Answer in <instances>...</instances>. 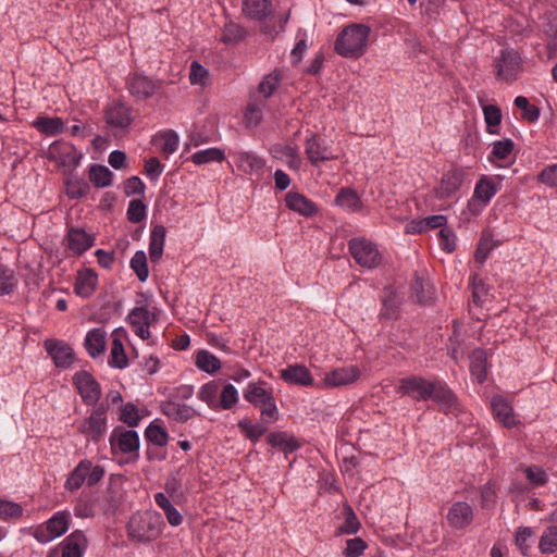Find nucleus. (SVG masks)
<instances>
[{
  "label": "nucleus",
  "mask_w": 557,
  "mask_h": 557,
  "mask_svg": "<svg viewBox=\"0 0 557 557\" xmlns=\"http://www.w3.org/2000/svg\"><path fill=\"white\" fill-rule=\"evenodd\" d=\"M113 453L120 450L128 454L139 449V435L135 430H127L124 426H115L109 438Z\"/></svg>",
  "instance_id": "nucleus-10"
},
{
  "label": "nucleus",
  "mask_w": 557,
  "mask_h": 557,
  "mask_svg": "<svg viewBox=\"0 0 557 557\" xmlns=\"http://www.w3.org/2000/svg\"><path fill=\"white\" fill-rule=\"evenodd\" d=\"M195 364L199 370L209 374L218 372L222 367L220 359L206 349L196 354Z\"/></svg>",
  "instance_id": "nucleus-35"
},
{
  "label": "nucleus",
  "mask_w": 557,
  "mask_h": 557,
  "mask_svg": "<svg viewBox=\"0 0 557 557\" xmlns=\"http://www.w3.org/2000/svg\"><path fill=\"white\" fill-rule=\"evenodd\" d=\"M267 441L271 446L280 448L285 454L293 453L299 447L297 441L284 432L270 433Z\"/></svg>",
  "instance_id": "nucleus-41"
},
{
  "label": "nucleus",
  "mask_w": 557,
  "mask_h": 557,
  "mask_svg": "<svg viewBox=\"0 0 557 557\" xmlns=\"http://www.w3.org/2000/svg\"><path fill=\"white\" fill-rule=\"evenodd\" d=\"M23 516V507L18 503L0 498V519H18Z\"/></svg>",
  "instance_id": "nucleus-50"
},
{
  "label": "nucleus",
  "mask_w": 557,
  "mask_h": 557,
  "mask_svg": "<svg viewBox=\"0 0 557 557\" xmlns=\"http://www.w3.org/2000/svg\"><path fill=\"white\" fill-rule=\"evenodd\" d=\"M33 126L46 136H55L63 132L64 122L61 117L38 116Z\"/></svg>",
  "instance_id": "nucleus-32"
},
{
  "label": "nucleus",
  "mask_w": 557,
  "mask_h": 557,
  "mask_svg": "<svg viewBox=\"0 0 557 557\" xmlns=\"http://www.w3.org/2000/svg\"><path fill=\"white\" fill-rule=\"evenodd\" d=\"M238 428L242 433L253 443L258 442L268 430L262 423H252L251 420L247 418L238 422Z\"/></svg>",
  "instance_id": "nucleus-45"
},
{
  "label": "nucleus",
  "mask_w": 557,
  "mask_h": 557,
  "mask_svg": "<svg viewBox=\"0 0 557 557\" xmlns=\"http://www.w3.org/2000/svg\"><path fill=\"white\" fill-rule=\"evenodd\" d=\"M145 436L148 443L162 447L168 443V432L158 423H150L145 430Z\"/></svg>",
  "instance_id": "nucleus-48"
},
{
  "label": "nucleus",
  "mask_w": 557,
  "mask_h": 557,
  "mask_svg": "<svg viewBox=\"0 0 557 557\" xmlns=\"http://www.w3.org/2000/svg\"><path fill=\"white\" fill-rule=\"evenodd\" d=\"M484 120L490 133H495L493 129L502 122V112L497 106L486 104L483 107Z\"/></svg>",
  "instance_id": "nucleus-53"
},
{
  "label": "nucleus",
  "mask_w": 557,
  "mask_h": 557,
  "mask_svg": "<svg viewBox=\"0 0 557 557\" xmlns=\"http://www.w3.org/2000/svg\"><path fill=\"white\" fill-rule=\"evenodd\" d=\"M106 121L114 127H125L131 123L128 108L123 103H114L106 111Z\"/></svg>",
  "instance_id": "nucleus-30"
},
{
  "label": "nucleus",
  "mask_w": 557,
  "mask_h": 557,
  "mask_svg": "<svg viewBox=\"0 0 557 557\" xmlns=\"http://www.w3.org/2000/svg\"><path fill=\"white\" fill-rule=\"evenodd\" d=\"M345 515H346L345 521L339 528L341 533H343V534L357 533L360 529V522L350 506L345 507Z\"/></svg>",
  "instance_id": "nucleus-55"
},
{
  "label": "nucleus",
  "mask_w": 557,
  "mask_h": 557,
  "mask_svg": "<svg viewBox=\"0 0 557 557\" xmlns=\"http://www.w3.org/2000/svg\"><path fill=\"white\" fill-rule=\"evenodd\" d=\"M244 37L245 29L240 25L230 21L224 24L221 30L220 39L225 45H235L239 42Z\"/></svg>",
  "instance_id": "nucleus-43"
},
{
  "label": "nucleus",
  "mask_w": 557,
  "mask_h": 557,
  "mask_svg": "<svg viewBox=\"0 0 557 557\" xmlns=\"http://www.w3.org/2000/svg\"><path fill=\"white\" fill-rule=\"evenodd\" d=\"M305 153L310 163L318 166L324 161L337 158L326 143L318 135L307 137L305 140Z\"/></svg>",
  "instance_id": "nucleus-11"
},
{
  "label": "nucleus",
  "mask_w": 557,
  "mask_h": 557,
  "mask_svg": "<svg viewBox=\"0 0 557 557\" xmlns=\"http://www.w3.org/2000/svg\"><path fill=\"white\" fill-rule=\"evenodd\" d=\"M73 384L85 405H97L101 397V386L89 372L84 370L76 372L73 376Z\"/></svg>",
  "instance_id": "nucleus-9"
},
{
  "label": "nucleus",
  "mask_w": 557,
  "mask_h": 557,
  "mask_svg": "<svg viewBox=\"0 0 557 557\" xmlns=\"http://www.w3.org/2000/svg\"><path fill=\"white\" fill-rule=\"evenodd\" d=\"M360 376V371L357 367H343L337 368L323 377V384L326 387H339L348 385L357 381Z\"/></svg>",
  "instance_id": "nucleus-14"
},
{
  "label": "nucleus",
  "mask_w": 557,
  "mask_h": 557,
  "mask_svg": "<svg viewBox=\"0 0 557 557\" xmlns=\"http://www.w3.org/2000/svg\"><path fill=\"white\" fill-rule=\"evenodd\" d=\"M470 372L479 382L483 383L487 375V355L482 349H476L470 355Z\"/></svg>",
  "instance_id": "nucleus-31"
},
{
  "label": "nucleus",
  "mask_w": 557,
  "mask_h": 557,
  "mask_svg": "<svg viewBox=\"0 0 557 557\" xmlns=\"http://www.w3.org/2000/svg\"><path fill=\"white\" fill-rule=\"evenodd\" d=\"M98 276L92 270H86L77 274L74 292L76 295L88 298L96 289Z\"/></svg>",
  "instance_id": "nucleus-27"
},
{
  "label": "nucleus",
  "mask_w": 557,
  "mask_h": 557,
  "mask_svg": "<svg viewBox=\"0 0 557 557\" xmlns=\"http://www.w3.org/2000/svg\"><path fill=\"white\" fill-rule=\"evenodd\" d=\"M348 248L355 261L362 268L373 269L381 263L382 257L376 245L367 238L350 239Z\"/></svg>",
  "instance_id": "nucleus-5"
},
{
  "label": "nucleus",
  "mask_w": 557,
  "mask_h": 557,
  "mask_svg": "<svg viewBox=\"0 0 557 557\" xmlns=\"http://www.w3.org/2000/svg\"><path fill=\"white\" fill-rule=\"evenodd\" d=\"M491 408L494 418L504 426L510 429L516 426L517 420L511 404L502 396H494L491 400Z\"/></svg>",
  "instance_id": "nucleus-15"
},
{
  "label": "nucleus",
  "mask_w": 557,
  "mask_h": 557,
  "mask_svg": "<svg viewBox=\"0 0 557 557\" xmlns=\"http://www.w3.org/2000/svg\"><path fill=\"white\" fill-rule=\"evenodd\" d=\"M370 34V26L362 23H351L337 35L334 50L344 58L358 59L368 50Z\"/></svg>",
  "instance_id": "nucleus-2"
},
{
  "label": "nucleus",
  "mask_w": 557,
  "mask_h": 557,
  "mask_svg": "<svg viewBox=\"0 0 557 557\" xmlns=\"http://www.w3.org/2000/svg\"><path fill=\"white\" fill-rule=\"evenodd\" d=\"M281 379L288 384H295L300 386H311L313 384V377L309 369L304 364H292L281 370Z\"/></svg>",
  "instance_id": "nucleus-20"
},
{
  "label": "nucleus",
  "mask_w": 557,
  "mask_h": 557,
  "mask_svg": "<svg viewBox=\"0 0 557 557\" xmlns=\"http://www.w3.org/2000/svg\"><path fill=\"white\" fill-rule=\"evenodd\" d=\"M497 494L494 484L487 482L481 488V506L483 508H491L496 504Z\"/></svg>",
  "instance_id": "nucleus-62"
},
{
  "label": "nucleus",
  "mask_w": 557,
  "mask_h": 557,
  "mask_svg": "<svg viewBox=\"0 0 557 557\" xmlns=\"http://www.w3.org/2000/svg\"><path fill=\"white\" fill-rule=\"evenodd\" d=\"M220 392V383L218 381H210L205 383L198 391L197 397L207 404L212 410H218V399Z\"/></svg>",
  "instance_id": "nucleus-39"
},
{
  "label": "nucleus",
  "mask_w": 557,
  "mask_h": 557,
  "mask_svg": "<svg viewBox=\"0 0 557 557\" xmlns=\"http://www.w3.org/2000/svg\"><path fill=\"white\" fill-rule=\"evenodd\" d=\"M473 508L467 502H455L448 508L446 520L456 530H462L473 521Z\"/></svg>",
  "instance_id": "nucleus-12"
},
{
  "label": "nucleus",
  "mask_w": 557,
  "mask_h": 557,
  "mask_svg": "<svg viewBox=\"0 0 557 557\" xmlns=\"http://www.w3.org/2000/svg\"><path fill=\"white\" fill-rule=\"evenodd\" d=\"M278 85V75H267L259 85V91L265 97H270Z\"/></svg>",
  "instance_id": "nucleus-63"
},
{
  "label": "nucleus",
  "mask_w": 557,
  "mask_h": 557,
  "mask_svg": "<svg viewBox=\"0 0 557 557\" xmlns=\"http://www.w3.org/2000/svg\"><path fill=\"white\" fill-rule=\"evenodd\" d=\"M162 411L165 416L177 422H186L196 416V410L193 407L175 401H166L163 404Z\"/></svg>",
  "instance_id": "nucleus-29"
},
{
  "label": "nucleus",
  "mask_w": 557,
  "mask_h": 557,
  "mask_svg": "<svg viewBox=\"0 0 557 557\" xmlns=\"http://www.w3.org/2000/svg\"><path fill=\"white\" fill-rule=\"evenodd\" d=\"M78 431L90 436L94 442H99L107 431V418H98L90 413L88 418L81 422Z\"/></svg>",
  "instance_id": "nucleus-26"
},
{
  "label": "nucleus",
  "mask_w": 557,
  "mask_h": 557,
  "mask_svg": "<svg viewBox=\"0 0 557 557\" xmlns=\"http://www.w3.org/2000/svg\"><path fill=\"white\" fill-rule=\"evenodd\" d=\"M270 152L274 158L284 161L290 170H300L301 158L297 147L290 145H274L270 149Z\"/></svg>",
  "instance_id": "nucleus-25"
},
{
  "label": "nucleus",
  "mask_w": 557,
  "mask_h": 557,
  "mask_svg": "<svg viewBox=\"0 0 557 557\" xmlns=\"http://www.w3.org/2000/svg\"><path fill=\"white\" fill-rule=\"evenodd\" d=\"M17 286V278L12 269L0 264V296L9 295Z\"/></svg>",
  "instance_id": "nucleus-46"
},
{
  "label": "nucleus",
  "mask_w": 557,
  "mask_h": 557,
  "mask_svg": "<svg viewBox=\"0 0 557 557\" xmlns=\"http://www.w3.org/2000/svg\"><path fill=\"white\" fill-rule=\"evenodd\" d=\"M145 174L151 181H158L164 170V164L157 157H151L145 161Z\"/></svg>",
  "instance_id": "nucleus-58"
},
{
  "label": "nucleus",
  "mask_w": 557,
  "mask_h": 557,
  "mask_svg": "<svg viewBox=\"0 0 557 557\" xmlns=\"http://www.w3.org/2000/svg\"><path fill=\"white\" fill-rule=\"evenodd\" d=\"M45 348L58 368H69L74 362V350L60 339H46Z\"/></svg>",
  "instance_id": "nucleus-13"
},
{
  "label": "nucleus",
  "mask_w": 557,
  "mask_h": 557,
  "mask_svg": "<svg viewBox=\"0 0 557 557\" xmlns=\"http://www.w3.org/2000/svg\"><path fill=\"white\" fill-rule=\"evenodd\" d=\"M209 79L208 70L197 61L191 62L189 82L191 85L205 86Z\"/></svg>",
  "instance_id": "nucleus-54"
},
{
  "label": "nucleus",
  "mask_w": 557,
  "mask_h": 557,
  "mask_svg": "<svg viewBox=\"0 0 557 557\" xmlns=\"http://www.w3.org/2000/svg\"><path fill=\"white\" fill-rule=\"evenodd\" d=\"M120 421L133 428L136 426L139 422V410L136 405L133 403H127L121 407Z\"/></svg>",
  "instance_id": "nucleus-52"
},
{
  "label": "nucleus",
  "mask_w": 557,
  "mask_h": 557,
  "mask_svg": "<svg viewBox=\"0 0 557 557\" xmlns=\"http://www.w3.org/2000/svg\"><path fill=\"white\" fill-rule=\"evenodd\" d=\"M286 207L304 216H312L318 212V206L298 191H288L285 196Z\"/></svg>",
  "instance_id": "nucleus-19"
},
{
  "label": "nucleus",
  "mask_w": 557,
  "mask_h": 557,
  "mask_svg": "<svg viewBox=\"0 0 557 557\" xmlns=\"http://www.w3.org/2000/svg\"><path fill=\"white\" fill-rule=\"evenodd\" d=\"M66 238L69 248L77 256L83 255L95 243V237L82 228H70Z\"/></svg>",
  "instance_id": "nucleus-23"
},
{
  "label": "nucleus",
  "mask_w": 557,
  "mask_h": 557,
  "mask_svg": "<svg viewBox=\"0 0 557 557\" xmlns=\"http://www.w3.org/2000/svg\"><path fill=\"white\" fill-rule=\"evenodd\" d=\"M89 181L97 188H104L112 184L113 173L102 164H91L88 170Z\"/></svg>",
  "instance_id": "nucleus-36"
},
{
  "label": "nucleus",
  "mask_w": 557,
  "mask_h": 557,
  "mask_svg": "<svg viewBox=\"0 0 557 557\" xmlns=\"http://www.w3.org/2000/svg\"><path fill=\"white\" fill-rule=\"evenodd\" d=\"M513 150V141L511 139L497 140L493 143L488 161L500 166V161L506 160Z\"/></svg>",
  "instance_id": "nucleus-40"
},
{
  "label": "nucleus",
  "mask_w": 557,
  "mask_h": 557,
  "mask_svg": "<svg viewBox=\"0 0 557 557\" xmlns=\"http://www.w3.org/2000/svg\"><path fill=\"white\" fill-rule=\"evenodd\" d=\"M69 174L70 177L65 182L66 196L70 199H79L85 197L90 190L89 184L84 178L73 175V172Z\"/></svg>",
  "instance_id": "nucleus-38"
},
{
  "label": "nucleus",
  "mask_w": 557,
  "mask_h": 557,
  "mask_svg": "<svg viewBox=\"0 0 557 557\" xmlns=\"http://www.w3.org/2000/svg\"><path fill=\"white\" fill-rule=\"evenodd\" d=\"M539 548L544 554H553L557 550V525L544 530L539 542Z\"/></svg>",
  "instance_id": "nucleus-47"
},
{
  "label": "nucleus",
  "mask_w": 557,
  "mask_h": 557,
  "mask_svg": "<svg viewBox=\"0 0 557 557\" xmlns=\"http://www.w3.org/2000/svg\"><path fill=\"white\" fill-rule=\"evenodd\" d=\"M534 532L529 527H520L516 531V545L522 552V554H527L530 544L529 541L533 537Z\"/></svg>",
  "instance_id": "nucleus-60"
},
{
  "label": "nucleus",
  "mask_w": 557,
  "mask_h": 557,
  "mask_svg": "<svg viewBox=\"0 0 557 557\" xmlns=\"http://www.w3.org/2000/svg\"><path fill=\"white\" fill-rule=\"evenodd\" d=\"M522 472L534 487L543 486L548 481L546 471L539 466L523 467Z\"/></svg>",
  "instance_id": "nucleus-49"
},
{
  "label": "nucleus",
  "mask_w": 557,
  "mask_h": 557,
  "mask_svg": "<svg viewBox=\"0 0 557 557\" xmlns=\"http://www.w3.org/2000/svg\"><path fill=\"white\" fill-rule=\"evenodd\" d=\"M463 182V174L459 170H451L445 173L435 188V195L440 199H446L456 194Z\"/></svg>",
  "instance_id": "nucleus-18"
},
{
  "label": "nucleus",
  "mask_w": 557,
  "mask_h": 557,
  "mask_svg": "<svg viewBox=\"0 0 557 557\" xmlns=\"http://www.w3.org/2000/svg\"><path fill=\"white\" fill-rule=\"evenodd\" d=\"M49 158L64 168L65 173H72L81 163L83 153L69 143H54L49 150Z\"/></svg>",
  "instance_id": "nucleus-7"
},
{
  "label": "nucleus",
  "mask_w": 557,
  "mask_h": 557,
  "mask_svg": "<svg viewBox=\"0 0 557 557\" xmlns=\"http://www.w3.org/2000/svg\"><path fill=\"white\" fill-rule=\"evenodd\" d=\"M335 203L350 212H358L362 208L360 197L351 188H342L335 198Z\"/></svg>",
  "instance_id": "nucleus-34"
},
{
  "label": "nucleus",
  "mask_w": 557,
  "mask_h": 557,
  "mask_svg": "<svg viewBox=\"0 0 557 557\" xmlns=\"http://www.w3.org/2000/svg\"><path fill=\"white\" fill-rule=\"evenodd\" d=\"M515 104L522 111V117L529 122H535L540 117V110L537 107L530 104L529 100L523 96H518L515 99Z\"/></svg>",
  "instance_id": "nucleus-51"
},
{
  "label": "nucleus",
  "mask_w": 557,
  "mask_h": 557,
  "mask_svg": "<svg viewBox=\"0 0 557 557\" xmlns=\"http://www.w3.org/2000/svg\"><path fill=\"white\" fill-rule=\"evenodd\" d=\"M224 151L219 148H208L199 150L190 157L195 164L201 165L210 162H222L224 160Z\"/></svg>",
  "instance_id": "nucleus-44"
},
{
  "label": "nucleus",
  "mask_w": 557,
  "mask_h": 557,
  "mask_svg": "<svg viewBox=\"0 0 557 557\" xmlns=\"http://www.w3.org/2000/svg\"><path fill=\"white\" fill-rule=\"evenodd\" d=\"M239 401L237 388L231 384H224L219 392L218 410H230Z\"/></svg>",
  "instance_id": "nucleus-42"
},
{
  "label": "nucleus",
  "mask_w": 557,
  "mask_h": 557,
  "mask_svg": "<svg viewBox=\"0 0 557 557\" xmlns=\"http://www.w3.org/2000/svg\"><path fill=\"white\" fill-rule=\"evenodd\" d=\"M62 557H83L87 548V539L83 531L76 530L62 542Z\"/></svg>",
  "instance_id": "nucleus-22"
},
{
  "label": "nucleus",
  "mask_w": 557,
  "mask_h": 557,
  "mask_svg": "<svg viewBox=\"0 0 557 557\" xmlns=\"http://www.w3.org/2000/svg\"><path fill=\"white\" fill-rule=\"evenodd\" d=\"M498 187L494 180L488 176H482L475 184L473 195L468 202L471 213L479 214L497 194Z\"/></svg>",
  "instance_id": "nucleus-8"
},
{
  "label": "nucleus",
  "mask_w": 557,
  "mask_h": 557,
  "mask_svg": "<svg viewBox=\"0 0 557 557\" xmlns=\"http://www.w3.org/2000/svg\"><path fill=\"white\" fill-rule=\"evenodd\" d=\"M367 548V543L361 537H354L347 541L345 548L346 557H359Z\"/></svg>",
  "instance_id": "nucleus-61"
},
{
  "label": "nucleus",
  "mask_w": 557,
  "mask_h": 557,
  "mask_svg": "<svg viewBox=\"0 0 557 557\" xmlns=\"http://www.w3.org/2000/svg\"><path fill=\"white\" fill-rule=\"evenodd\" d=\"M496 77L499 81H516L521 72V58L515 50L506 49L494 61Z\"/></svg>",
  "instance_id": "nucleus-6"
},
{
  "label": "nucleus",
  "mask_w": 557,
  "mask_h": 557,
  "mask_svg": "<svg viewBox=\"0 0 557 557\" xmlns=\"http://www.w3.org/2000/svg\"><path fill=\"white\" fill-rule=\"evenodd\" d=\"M165 233V227L163 225H156L151 231L149 240V257L152 262L159 261L163 253Z\"/></svg>",
  "instance_id": "nucleus-33"
},
{
  "label": "nucleus",
  "mask_w": 557,
  "mask_h": 557,
  "mask_svg": "<svg viewBox=\"0 0 557 557\" xmlns=\"http://www.w3.org/2000/svg\"><path fill=\"white\" fill-rule=\"evenodd\" d=\"M107 344V333L102 327H95L87 332L84 347L91 358L100 356Z\"/></svg>",
  "instance_id": "nucleus-24"
},
{
  "label": "nucleus",
  "mask_w": 557,
  "mask_h": 557,
  "mask_svg": "<svg viewBox=\"0 0 557 557\" xmlns=\"http://www.w3.org/2000/svg\"><path fill=\"white\" fill-rule=\"evenodd\" d=\"M233 160L239 171L249 175H259L264 168L263 159L253 152H234Z\"/></svg>",
  "instance_id": "nucleus-17"
},
{
  "label": "nucleus",
  "mask_w": 557,
  "mask_h": 557,
  "mask_svg": "<svg viewBox=\"0 0 557 557\" xmlns=\"http://www.w3.org/2000/svg\"><path fill=\"white\" fill-rule=\"evenodd\" d=\"M151 144L165 156L173 154L180 145V137L173 129H162L151 137Z\"/></svg>",
  "instance_id": "nucleus-21"
},
{
  "label": "nucleus",
  "mask_w": 557,
  "mask_h": 557,
  "mask_svg": "<svg viewBox=\"0 0 557 557\" xmlns=\"http://www.w3.org/2000/svg\"><path fill=\"white\" fill-rule=\"evenodd\" d=\"M127 362L128 360L122 343V332L115 330L112 334L109 364L113 368L123 369L127 366Z\"/></svg>",
  "instance_id": "nucleus-28"
},
{
  "label": "nucleus",
  "mask_w": 557,
  "mask_h": 557,
  "mask_svg": "<svg viewBox=\"0 0 557 557\" xmlns=\"http://www.w3.org/2000/svg\"><path fill=\"white\" fill-rule=\"evenodd\" d=\"M397 392L414 401H435L445 412L459 411L457 396L446 383L438 380H428L419 375L403 377L398 382Z\"/></svg>",
  "instance_id": "nucleus-1"
},
{
  "label": "nucleus",
  "mask_w": 557,
  "mask_h": 557,
  "mask_svg": "<svg viewBox=\"0 0 557 557\" xmlns=\"http://www.w3.org/2000/svg\"><path fill=\"white\" fill-rule=\"evenodd\" d=\"M243 14L253 21H264L273 13L272 0H242Z\"/></svg>",
  "instance_id": "nucleus-16"
},
{
  "label": "nucleus",
  "mask_w": 557,
  "mask_h": 557,
  "mask_svg": "<svg viewBox=\"0 0 557 557\" xmlns=\"http://www.w3.org/2000/svg\"><path fill=\"white\" fill-rule=\"evenodd\" d=\"M147 518L149 521L146 539L150 541L161 534L164 523L162 517L157 512H147Z\"/></svg>",
  "instance_id": "nucleus-56"
},
{
  "label": "nucleus",
  "mask_w": 557,
  "mask_h": 557,
  "mask_svg": "<svg viewBox=\"0 0 557 557\" xmlns=\"http://www.w3.org/2000/svg\"><path fill=\"white\" fill-rule=\"evenodd\" d=\"M438 244L443 250L453 252L456 249V235L454 231L446 226L440 230Z\"/></svg>",
  "instance_id": "nucleus-59"
},
{
  "label": "nucleus",
  "mask_w": 557,
  "mask_h": 557,
  "mask_svg": "<svg viewBox=\"0 0 557 557\" xmlns=\"http://www.w3.org/2000/svg\"><path fill=\"white\" fill-rule=\"evenodd\" d=\"M71 515L69 511H57L46 522L32 528V535L42 544L65 534L70 528Z\"/></svg>",
  "instance_id": "nucleus-4"
},
{
  "label": "nucleus",
  "mask_w": 557,
  "mask_h": 557,
  "mask_svg": "<svg viewBox=\"0 0 557 557\" xmlns=\"http://www.w3.org/2000/svg\"><path fill=\"white\" fill-rule=\"evenodd\" d=\"M88 470L89 460H82L67 476L64 484L65 488L71 492L81 488L84 482H86V473Z\"/></svg>",
  "instance_id": "nucleus-37"
},
{
  "label": "nucleus",
  "mask_w": 557,
  "mask_h": 557,
  "mask_svg": "<svg viewBox=\"0 0 557 557\" xmlns=\"http://www.w3.org/2000/svg\"><path fill=\"white\" fill-rule=\"evenodd\" d=\"M244 399L259 408L261 419L274 422L278 419V408L273 388L264 380L250 381L243 389Z\"/></svg>",
  "instance_id": "nucleus-3"
},
{
  "label": "nucleus",
  "mask_w": 557,
  "mask_h": 557,
  "mask_svg": "<svg viewBox=\"0 0 557 557\" xmlns=\"http://www.w3.org/2000/svg\"><path fill=\"white\" fill-rule=\"evenodd\" d=\"M412 295L417 301L426 304L431 300V287L429 284H424L422 280L417 277L411 286Z\"/></svg>",
  "instance_id": "nucleus-57"
},
{
  "label": "nucleus",
  "mask_w": 557,
  "mask_h": 557,
  "mask_svg": "<svg viewBox=\"0 0 557 557\" xmlns=\"http://www.w3.org/2000/svg\"><path fill=\"white\" fill-rule=\"evenodd\" d=\"M539 180L550 187H557V163L547 165L542 170Z\"/></svg>",
  "instance_id": "nucleus-64"
}]
</instances>
